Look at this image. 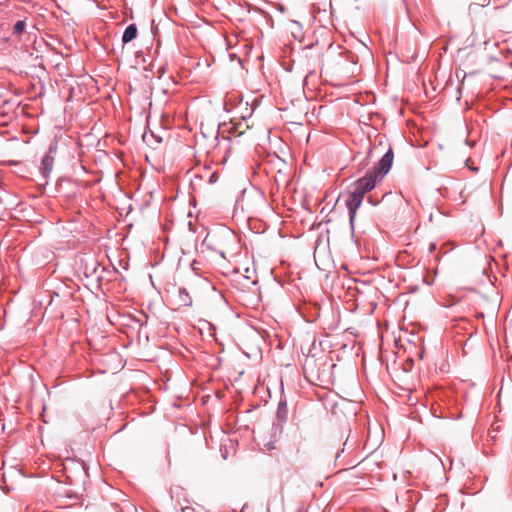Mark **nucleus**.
<instances>
[{
  "label": "nucleus",
  "mask_w": 512,
  "mask_h": 512,
  "mask_svg": "<svg viewBox=\"0 0 512 512\" xmlns=\"http://www.w3.org/2000/svg\"><path fill=\"white\" fill-rule=\"evenodd\" d=\"M394 159L393 150L389 148L382 158L366 174L359 178L350 187V191L364 198L371 191L377 181H380L390 171Z\"/></svg>",
  "instance_id": "nucleus-1"
},
{
  "label": "nucleus",
  "mask_w": 512,
  "mask_h": 512,
  "mask_svg": "<svg viewBox=\"0 0 512 512\" xmlns=\"http://www.w3.org/2000/svg\"><path fill=\"white\" fill-rule=\"evenodd\" d=\"M363 198L351 192L349 190L347 198L345 199V205L348 209L349 221L351 229H354V220L356 217V211L361 206Z\"/></svg>",
  "instance_id": "nucleus-2"
},
{
  "label": "nucleus",
  "mask_w": 512,
  "mask_h": 512,
  "mask_svg": "<svg viewBox=\"0 0 512 512\" xmlns=\"http://www.w3.org/2000/svg\"><path fill=\"white\" fill-rule=\"evenodd\" d=\"M56 152V146L50 145L48 152L43 156L41 165H40V173L44 178H48L54 164V154Z\"/></svg>",
  "instance_id": "nucleus-3"
},
{
  "label": "nucleus",
  "mask_w": 512,
  "mask_h": 512,
  "mask_svg": "<svg viewBox=\"0 0 512 512\" xmlns=\"http://www.w3.org/2000/svg\"><path fill=\"white\" fill-rule=\"evenodd\" d=\"M138 29L136 24L128 25L122 35L123 44H127L137 37Z\"/></svg>",
  "instance_id": "nucleus-4"
},
{
  "label": "nucleus",
  "mask_w": 512,
  "mask_h": 512,
  "mask_svg": "<svg viewBox=\"0 0 512 512\" xmlns=\"http://www.w3.org/2000/svg\"><path fill=\"white\" fill-rule=\"evenodd\" d=\"M178 292V303L180 306L189 307L192 305V298L188 291L184 287H179Z\"/></svg>",
  "instance_id": "nucleus-5"
},
{
  "label": "nucleus",
  "mask_w": 512,
  "mask_h": 512,
  "mask_svg": "<svg viewBox=\"0 0 512 512\" xmlns=\"http://www.w3.org/2000/svg\"><path fill=\"white\" fill-rule=\"evenodd\" d=\"M276 415L281 422H286L288 417V405L285 399H280L277 406Z\"/></svg>",
  "instance_id": "nucleus-6"
},
{
  "label": "nucleus",
  "mask_w": 512,
  "mask_h": 512,
  "mask_svg": "<svg viewBox=\"0 0 512 512\" xmlns=\"http://www.w3.org/2000/svg\"><path fill=\"white\" fill-rule=\"evenodd\" d=\"M26 27V22L24 20H19L14 24L13 34L20 35Z\"/></svg>",
  "instance_id": "nucleus-7"
},
{
  "label": "nucleus",
  "mask_w": 512,
  "mask_h": 512,
  "mask_svg": "<svg viewBox=\"0 0 512 512\" xmlns=\"http://www.w3.org/2000/svg\"><path fill=\"white\" fill-rule=\"evenodd\" d=\"M436 248H437L436 243H430L428 250H429L430 253H433L436 250Z\"/></svg>",
  "instance_id": "nucleus-8"
},
{
  "label": "nucleus",
  "mask_w": 512,
  "mask_h": 512,
  "mask_svg": "<svg viewBox=\"0 0 512 512\" xmlns=\"http://www.w3.org/2000/svg\"><path fill=\"white\" fill-rule=\"evenodd\" d=\"M341 453L338 451L335 455V462L337 463L340 459Z\"/></svg>",
  "instance_id": "nucleus-9"
},
{
  "label": "nucleus",
  "mask_w": 512,
  "mask_h": 512,
  "mask_svg": "<svg viewBox=\"0 0 512 512\" xmlns=\"http://www.w3.org/2000/svg\"><path fill=\"white\" fill-rule=\"evenodd\" d=\"M472 171L474 172H477L478 171V168L477 167H469Z\"/></svg>",
  "instance_id": "nucleus-10"
},
{
  "label": "nucleus",
  "mask_w": 512,
  "mask_h": 512,
  "mask_svg": "<svg viewBox=\"0 0 512 512\" xmlns=\"http://www.w3.org/2000/svg\"><path fill=\"white\" fill-rule=\"evenodd\" d=\"M305 50H311L312 49V46H307L304 48Z\"/></svg>",
  "instance_id": "nucleus-11"
},
{
  "label": "nucleus",
  "mask_w": 512,
  "mask_h": 512,
  "mask_svg": "<svg viewBox=\"0 0 512 512\" xmlns=\"http://www.w3.org/2000/svg\"><path fill=\"white\" fill-rule=\"evenodd\" d=\"M371 154H372V150L370 149L369 152H368L367 158L370 157Z\"/></svg>",
  "instance_id": "nucleus-12"
},
{
  "label": "nucleus",
  "mask_w": 512,
  "mask_h": 512,
  "mask_svg": "<svg viewBox=\"0 0 512 512\" xmlns=\"http://www.w3.org/2000/svg\"><path fill=\"white\" fill-rule=\"evenodd\" d=\"M348 445V440H346L343 444L344 447H346Z\"/></svg>",
  "instance_id": "nucleus-13"
},
{
  "label": "nucleus",
  "mask_w": 512,
  "mask_h": 512,
  "mask_svg": "<svg viewBox=\"0 0 512 512\" xmlns=\"http://www.w3.org/2000/svg\"><path fill=\"white\" fill-rule=\"evenodd\" d=\"M486 1V5L489 4V1L488 0H485ZM482 6H485V4H482Z\"/></svg>",
  "instance_id": "nucleus-14"
}]
</instances>
